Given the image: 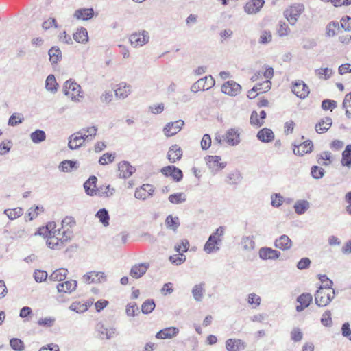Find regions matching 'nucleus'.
I'll list each match as a JSON object with an SVG mask.
<instances>
[{"label":"nucleus","mask_w":351,"mask_h":351,"mask_svg":"<svg viewBox=\"0 0 351 351\" xmlns=\"http://www.w3.org/2000/svg\"><path fill=\"white\" fill-rule=\"evenodd\" d=\"M47 238L46 244L49 248L53 250H61L66 243L73 237V231L71 230H58V233H51L43 236Z\"/></svg>","instance_id":"nucleus-1"},{"label":"nucleus","mask_w":351,"mask_h":351,"mask_svg":"<svg viewBox=\"0 0 351 351\" xmlns=\"http://www.w3.org/2000/svg\"><path fill=\"white\" fill-rule=\"evenodd\" d=\"M63 93L74 102H80L83 97L80 85L71 79L64 82Z\"/></svg>","instance_id":"nucleus-2"},{"label":"nucleus","mask_w":351,"mask_h":351,"mask_svg":"<svg viewBox=\"0 0 351 351\" xmlns=\"http://www.w3.org/2000/svg\"><path fill=\"white\" fill-rule=\"evenodd\" d=\"M335 294L334 289L319 288L315 294V303L318 306H326L334 299Z\"/></svg>","instance_id":"nucleus-3"},{"label":"nucleus","mask_w":351,"mask_h":351,"mask_svg":"<svg viewBox=\"0 0 351 351\" xmlns=\"http://www.w3.org/2000/svg\"><path fill=\"white\" fill-rule=\"evenodd\" d=\"M304 10V6L303 4L295 3L289 6L284 11V16L291 25H294Z\"/></svg>","instance_id":"nucleus-4"},{"label":"nucleus","mask_w":351,"mask_h":351,"mask_svg":"<svg viewBox=\"0 0 351 351\" xmlns=\"http://www.w3.org/2000/svg\"><path fill=\"white\" fill-rule=\"evenodd\" d=\"M207 166L213 174H216L223 169H224L227 165L226 162H221V157L219 156H207L205 158Z\"/></svg>","instance_id":"nucleus-5"},{"label":"nucleus","mask_w":351,"mask_h":351,"mask_svg":"<svg viewBox=\"0 0 351 351\" xmlns=\"http://www.w3.org/2000/svg\"><path fill=\"white\" fill-rule=\"evenodd\" d=\"M129 40L132 47H142L149 42V35L147 31L142 30L132 34L130 36Z\"/></svg>","instance_id":"nucleus-6"},{"label":"nucleus","mask_w":351,"mask_h":351,"mask_svg":"<svg viewBox=\"0 0 351 351\" xmlns=\"http://www.w3.org/2000/svg\"><path fill=\"white\" fill-rule=\"evenodd\" d=\"M82 280L86 284L101 283L107 280V276L102 271H93L84 274Z\"/></svg>","instance_id":"nucleus-7"},{"label":"nucleus","mask_w":351,"mask_h":351,"mask_svg":"<svg viewBox=\"0 0 351 351\" xmlns=\"http://www.w3.org/2000/svg\"><path fill=\"white\" fill-rule=\"evenodd\" d=\"M291 90L298 97L305 99L310 90L308 86L302 80H297L293 83Z\"/></svg>","instance_id":"nucleus-8"},{"label":"nucleus","mask_w":351,"mask_h":351,"mask_svg":"<svg viewBox=\"0 0 351 351\" xmlns=\"http://www.w3.org/2000/svg\"><path fill=\"white\" fill-rule=\"evenodd\" d=\"M184 125V122L181 119L169 122L163 128L164 134L167 137L173 136L181 130Z\"/></svg>","instance_id":"nucleus-9"},{"label":"nucleus","mask_w":351,"mask_h":351,"mask_svg":"<svg viewBox=\"0 0 351 351\" xmlns=\"http://www.w3.org/2000/svg\"><path fill=\"white\" fill-rule=\"evenodd\" d=\"M241 90V85L232 80L226 82L221 86L222 93L230 96H236Z\"/></svg>","instance_id":"nucleus-10"},{"label":"nucleus","mask_w":351,"mask_h":351,"mask_svg":"<svg viewBox=\"0 0 351 351\" xmlns=\"http://www.w3.org/2000/svg\"><path fill=\"white\" fill-rule=\"evenodd\" d=\"M161 173L167 177H171L176 182H180L183 178L182 171L179 168L173 165L162 168Z\"/></svg>","instance_id":"nucleus-11"},{"label":"nucleus","mask_w":351,"mask_h":351,"mask_svg":"<svg viewBox=\"0 0 351 351\" xmlns=\"http://www.w3.org/2000/svg\"><path fill=\"white\" fill-rule=\"evenodd\" d=\"M154 192L152 185L149 184H143L140 188L136 189L134 197L136 199L145 200L148 197H152Z\"/></svg>","instance_id":"nucleus-12"},{"label":"nucleus","mask_w":351,"mask_h":351,"mask_svg":"<svg viewBox=\"0 0 351 351\" xmlns=\"http://www.w3.org/2000/svg\"><path fill=\"white\" fill-rule=\"evenodd\" d=\"M223 137V140L231 146L237 145L241 141L240 132L239 130L237 128H230L228 130Z\"/></svg>","instance_id":"nucleus-13"},{"label":"nucleus","mask_w":351,"mask_h":351,"mask_svg":"<svg viewBox=\"0 0 351 351\" xmlns=\"http://www.w3.org/2000/svg\"><path fill=\"white\" fill-rule=\"evenodd\" d=\"M96 330L98 332V337L101 339H110L117 334L114 328H108L101 322L97 324Z\"/></svg>","instance_id":"nucleus-14"},{"label":"nucleus","mask_w":351,"mask_h":351,"mask_svg":"<svg viewBox=\"0 0 351 351\" xmlns=\"http://www.w3.org/2000/svg\"><path fill=\"white\" fill-rule=\"evenodd\" d=\"M281 255V253L271 247H263L259 249L258 256L262 260H276Z\"/></svg>","instance_id":"nucleus-15"},{"label":"nucleus","mask_w":351,"mask_h":351,"mask_svg":"<svg viewBox=\"0 0 351 351\" xmlns=\"http://www.w3.org/2000/svg\"><path fill=\"white\" fill-rule=\"evenodd\" d=\"M149 267V263H143L136 264L132 267L130 275L134 278H139L142 277Z\"/></svg>","instance_id":"nucleus-16"},{"label":"nucleus","mask_w":351,"mask_h":351,"mask_svg":"<svg viewBox=\"0 0 351 351\" xmlns=\"http://www.w3.org/2000/svg\"><path fill=\"white\" fill-rule=\"evenodd\" d=\"M77 282L76 280H70L63 282H59L57 286L58 293H71L77 288Z\"/></svg>","instance_id":"nucleus-17"},{"label":"nucleus","mask_w":351,"mask_h":351,"mask_svg":"<svg viewBox=\"0 0 351 351\" xmlns=\"http://www.w3.org/2000/svg\"><path fill=\"white\" fill-rule=\"evenodd\" d=\"M274 246L282 251L289 250L292 247V241L286 234H282L274 241Z\"/></svg>","instance_id":"nucleus-18"},{"label":"nucleus","mask_w":351,"mask_h":351,"mask_svg":"<svg viewBox=\"0 0 351 351\" xmlns=\"http://www.w3.org/2000/svg\"><path fill=\"white\" fill-rule=\"evenodd\" d=\"M118 169L119 171V177L128 178L130 177L135 171V168L130 165L127 161H122L119 163Z\"/></svg>","instance_id":"nucleus-19"},{"label":"nucleus","mask_w":351,"mask_h":351,"mask_svg":"<svg viewBox=\"0 0 351 351\" xmlns=\"http://www.w3.org/2000/svg\"><path fill=\"white\" fill-rule=\"evenodd\" d=\"M313 143L310 140H307L299 145H295L293 153L295 155L303 156L305 154L311 152L313 149Z\"/></svg>","instance_id":"nucleus-20"},{"label":"nucleus","mask_w":351,"mask_h":351,"mask_svg":"<svg viewBox=\"0 0 351 351\" xmlns=\"http://www.w3.org/2000/svg\"><path fill=\"white\" fill-rule=\"evenodd\" d=\"M131 93V86L126 82H121L114 90L116 97L119 99H125Z\"/></svg>","instance_id":"nucleus-21"},{"label":"nucleus","mask_w":351,"mask_h":351,"mask_svg":"<svg viewBox=\"0 0 351 351\" xmlns=\"http://www.w3.org/2000/svg\"><path fill=\"white\" fill-rule=\"evenodd\" d=\"M265 3L264 0H252L247 2L245 7V12L248 14H255L260 11Z\"/></svg>","instance_id":"nucleus-22"},{"label":"nucleus","mask_w":351,"mask_h":351,"mask_svg":"<svg viewBox=\"0 0 351 351\" xmlns=\"http://www.w3.org/2000/svg\"><path fill=\"white\" fill-rule=\"evenodd\" d=\"M179 332V329L176 327H169L160 330L156 335V338L160 339H171L176 337Z\"/></svg>","instance_id":"nucleus-23"},{"label":"nucleus","mask_w":351,"mask_h":351,"mask_svg":"<svg viewBox=\"0 0 351 351\" xmlns=\"http://www.w3.org/2000/svg\"><path fill=\"white\" fill-rule=\"evenodd\" d=\"M312 300L313 297L310 293H305L301 294L297 298V302L300 303V305L296 306V311L298 312L302 311L305 308H307L310 305Z\"/></svg>","instance_id":"nucleus-24"},{"label":"nucleus","mask_w":351,"mask_h":351,"mask_svg":"<svg viewBox=\"0 0 351 351\" xmlns=\"http://www.w3.org/2000/svg\"><path fill=\"white\" fill-rule=\"evenodd\" d=\"M182 156V150L178 145H172L167 153V158L170 162L174 163Z\"/></svg>","instance_id":"nucleus-25"},{"label":"nucleus","mask_w":351,"mask_h":351,"mask_svg":"<svg viewBox=\"0 0 351 351\" xmlns=\"http://www.w3.org/2000/svg\"><path fill=\"white\" fill-rule=\"evenodd\" d=\"M256 137L261 142L269 143L274 140V134L271 129L264 128L258 132Z\"/></svg>","instance_id":"nucleus-26"},{"label":"nucleus","mask_w":351,"mask_h":351,"mask_svg":"<svg viewBox=\"0 0 351 351\" xmlns=\"http://www.w3.org/2000/svg\"><path fill=\"white\" fill-rule=\"evenodd\" d=\"M205 282H202L193 286L191 293L196 302H201L204 298Z\"/></svg>","instance_id":"nucleus-27"},{"label":"nucleus","mask_w":351,"mask_h":351,"mask_svg":"<svg viewBox=\"0 0 351 351\" xmlns=\"http://www.w3.org/2000/svg\"><path fill=\"white\" fill-rule=\"evenodd\" d=\"M68 147L71 150H76L84 146V141H82L76 132L69 136Z\"/></svg>","instance_id":"nucleus-28"},{"label":"nucleus","mask_w":351,"mask_h":351,"mask_svg":"<svg viewBox=\"0 0 351 351\" xmlns=\"http://www.w3.org/2000/svg\"><path fill=\"white\" fill-rule=\"evenodd\" d=\"M97 179L95 176H90L84 184V188L87 195L93 196L96 193V183Z\"/></svg>","instance_id":"nucleus-29"},{"label":"nucleus","mask_w":351,"mask_h":351,"mask_svg":"<svg viewBox=\"0 0 351 351\" xmlns=\"http://www.w3.org/2000/svg\"><path fill=\"white\" fill-rule=\"evenodd\" d=\"M56 223L54 221L49 222L45 227L39 228L37 234L41 236L51 235V233H58V230H62L61 228L56 229Z\"/></svg>","instance_id":"nucleus-30"},{"label":"nucleus","mask_w":351,"mask_h":351,"mask_svg":"<svg viewBox=\"0 0 351 351\" xmlns=\"http://www.w3.org/2000/svg\"><path fill=\"white\" fill-rule=\"evenodd\" d=\"M79 168V163L75 160H65L60 162L59 169L62 172H71Z\"/></svg>","instance_id":"nucleus-31"},{"label":"nucleus","mask_w":351,"mask_h":351,"mask_svg":"<svg viewBox=\"0 0 351 351\" xmlns=\"http://www.w3.org/2000/svg\"><path fill=\"white\" fill-rule=\"evenodd\" d=\"M264 88H258V86H254L251 90H250L247 93V97L250 99H252L255 98L258 93H256L257 91H259L260 93H265L270 90L271 82L270 80H265Z\"/></svg>","instance_id":"nucleus-32"},{"label":"nucleus","mask_w":351,"mask_h":351,"mask_svg":"<svg viewBox=\"0 0 351 351\" xmlns=\"http://www.w3.org/2000/svg\"><path fill=\"white\" fill-rule=\"evenodd\" d=\"M93 14L94 11L93 8H81L75 12L74 16L77 19L86 21L91 19Z\"/></svg>","instance_id":"nucleus-33"},{"label":"nucleus","mask_w":351,"mask_h":351,"mask_svg":"<svg viewBox=\"0 0 351 351\" xmlns=\"http://www.w3.org/2000/svg\"><path fill=\"white\" fill-rule=\"evenodd\" d=\"M165 224L167 229L176 232L180 225V219L177 216L169 215L166 217Z\"/></svg>","instance_id":"nucleus-34"},{"label":"nucleus","mask_w":351,"mask_h":351,"mask_svg":"<svg viewBox=\"0 0 351 351\" xmlns=\"http://www.w3.org/2000/svg\"><path fill=\"white\" fill-rule=\"evenodd\" d=\"M332 123V119L329 117H326L315 125V130L317 133H324L330 128Z\"/></svg>","instance_id":"nucleus-35"},{"label":"nucleus","mask_w":351,"mask_h":351,"mask_svg":"<svg viewBox=\"0 0 351 351\" xmlns=\"http://www.w3.org/2000/svg\"><path fill=\"white\" fill-rule=\"evenodd\" d=\"M244 348V342L240 339H229L226 342V348L228 351H239L241 348Z\"/></svg>","instance_id":"nucleus-36"},{"label":"nucleus","mask_w":351,"mask_h":351,"mask_svg":"<svg viewBox=\"0 0 351 351\" xmlns=\"http://www.w3.org/2000/svg\"><path fill=\"white\" fill-rule=\"evenodd\" d=\"M310 208V203L307 200L302 199L295 202L293 208L296 214L303 215Z\"/></svg>","instance_id":"nucleus-37"},{"label":"nucleus","mask_w":351,"mask_h":351,"mask_svg":"<svg viewBox=\"0 0 351 351\" xmlns=\"http://www.w3.org/2000/svg\"><path fill=\"white\" fill-rule=\"evenodd\" d=\"M115 192L114 188L110 185H102L97 189L95 195L99 197H110Z\"/></svg>","instance_id":"nucleus-38"},{"label":"nucleus","mask_w":351,"mask_h":351,"mask_svg":"<svg viewBox=\"0 0 351 351\" xmlns=\"http://www.w3.org/2000/svg\"><path fill=\"white\" fill-rule=\"evenodd\" d=\"M67 274V269L60 268L52 272L49 276V279L50 281H63L66 278Z\"/></svg>","instance_id":"nucleus-39"},{"label":"nucleus","mask_w":351,"mask_h":351,"mask_svg":"<svg viewBox=\"0 0 351 351\" xmlns=\"http://www.w3.org/2000/svg\"><path fill=\"white\" fill-rule=\"evenodd\" d=\"M91 304L92 302L82 303L80 302H75L71 303L69 308L72 311L76 312L77 313H82L86 311Z\"/></svg>","instance_id":"nucleus-40"},{"label":"nucleus","mask_w":351,"mask_h":351,"mask_svg":"<svg viewBox=\"0 0 351 351\" xmlns=\"http://www.w3.org/2000/svg\"><path fill=\"white\" fill-rule=\"evenodd\" d=\"M73 39L80 43H86L88 40V32L86 28L81 27L73 34Z\"/></svg>","instance_id":"nucleus-41"},{"label":"nucleus","mask_w":351,"mask_h":351,"mask_svg":"<svg viewBox=\"0 0 351 351\" xmlns=\"http://www.w3.org/2000/svg\"><path fill=\"white\" fill-rule=\"evenodd\" d=\"M241 245L243 250L251 251L255 247V241L254 237L244 236L241 239Z\"/></svg>","instance_id":"nucleus-42"},{"label":"nucleus","mask_w":351,"mask_h":351,"mask_svg":"<svg viewBox=\"0 0 351 351\" xmlns=\"http://www.w3.org/2000/svg\"><path fill=\"white\" fill-rule=\"evenodd\" d=\"M58 86L55 76L52 74L49 75L45 81V88L51 93H55L58 90Z\"/></svg>","instance_id":"nucleus-43"},{"label":"nucleus","mask_w":351,"mask_h":351,"mask_svg":"<svg viewBox=\"0 0 351 351\" xmlns=\"http://www.w3.org/2000/svg\"><path fill=\"white\" fill-rule=\"evenodd\" d=\"M51 64H57L62 58V52L59 47H52L48 52Z\"/></svg>","instance_id":"nucleus-44"},{"label":"nucleus","mask_w":351,"mask_h":351,"mask_svg":"<svg viewBox=\"0 0 351 351\" xmlns=\"http://www.w3.org/2000/svg\"><path fill=\"white\" fill-rule=\"evenodd\" d=\"M341 163L343 166L351 167V145H348L343 152Z\"/></svg>","instance_id":"nucleus-45"},{"label":"nucleus","mask_w":351,"mask_h":351,"mask_svg":"<svg viewBox=\"0 0 351 351\" xmlns=\"http://www.w3.org/2000/svg\"><path fill=\"white\" fill-rule=\"evenodd\" d=\"M241 173L238 170H234L228 175L226 182L230 185L237 184L241 182Z\"/></svg>","instance_id":"nucleus-46"},{"label":"nucleus","mask_w":351,"mask_h":351,"mask_svg":"<svg viewBox=\"0 0 351 351\" xmlns=\"http://www.w3.org/2000/svg\"><path fill=\"white\" fill-rule=\"evenodd\" d=\"M95 216L99 219V221L104 226L106 227L109 225L110 216L106 208L99 209Z\"/></svg>","instance_id":"nucleus-47"},{"label":"nucleus","mask_w":351,"mask_h":351,"mask_svg":"<svg viewBox=\"0 0 351 351\" xmlns=\"http://www.w3.org/2000/svg\"><path fill=\"white\" fill-rule=\"evenodd\" d=\"M30 138L34 143L38 144L46 139V134L43 130H36L31 133Z\"/></svg>","instance_id":"nucleus-48"},{"label":"nucleus","mask_w":351,"mask_h":351,"mask_svg":"<svg viewBox=\"0 0 351 351\" xmlns=\"http://www.w3.org/2000/svg\"><path fill=\"white\" fill-rule=\"evenodd\" d=\"M338 29H339V23L331 21L326 27V36L327 37H333L336 35L337 30Z\"/></svg>","instance_id":"nucleus-49"},{"label":"nucleus","mask_w":351,"mask_h":351,"mask_svg":"<svg viewBox=\"0 0 351 351\" xmlns=\"http://www.w3.org/2000/svg\"><path fill=\"white\" fill-rule=\"evenodd\" d=\"M315 75L321 80H328L332 75L333 71L330 68H320L315 71Z\"/></svg>","instance_id":"nucleus-50"},{"label":"nucleus","mask_w":351,"mask_h":351,"mask_svg":"<svg viewBox=\"0 0 351 351\" xmlns=\"http://www.w3.org/2000/svg\"><path fill=\"white\" fill-rule=\"evenodd\" d=\"M225 228L223 226H219L215 232L211 234L208 237L210 241H216L218 244H221L222 241L221 237L224 234Z\"/></svg>","instance_id":"nucleus-51"},{"label":"nucleus","mask_w":351,"mask_h":351,"mask_svg":"<svg viewBox=\"0 0 351 351\" xmlns=\"http://www.w3.org/2000/svg\"><path fill=\"white\" fill-rule=\"evenodd\" d=\"M198 81L202 82V86H201L202 87V90L204 91L211 88L215 86V81L211 75L205 76L204 77L198 80Z\"/></svg>","instance_id":"nucleus-52"},{"label":"nucleus","mask_w":351,"mask_h":351,"mask_svg":"<svg viewBox=\"0 0 351 351\" xmlns=\"http://www.w3.org/2000/svg\"><path fill=\"white\" fill-rule=\"evenodd\" d=\"M168 199L172 204H178L184 202L186 198L184 193H176L170 195Z\"/></svg>","instance_id":"nucleus-53"},{"label":"nucleus","mask_w":351,"mask_h":351,"mask_svg":"<svg viewBox=\"0 0 351 351\" xmlns=\"http://www.w3.org/2000/svg\"><path fill=\"white\" fill-rule=\"evenodd\" d=\"M156 304L154 300L148 299L145 300L141 306V311L143 314H149L155 308Z\"/></svg>","instance_id":"nucleus-54"},{"label":"nucleus","mask_w":351,"mask_h":351,"mask_svg":"<svg viewBox=\"0 0 351 351\" xmlns=\"http://www.w3.org/2000/svg\"><path fill=\"white\" fill-rule=\"evenodd\" d=\"M4 214H5L10 220H14L23 215V210L21 208L5 209Z\"/></svg>","instance_id":"nucleus-55"},{"label":"nucleus","mask_w":351,"mask_h":351,"mask_svg":"<svg viewBox=\"0 0 351 351\" xmlns=\"http://www.w3.org/2000/svg\"><path fill=\"white\" fill-rule=\"evenodd\" d=\"M219 244H218L216 241H210V239H208V241L206 242L204 250L207 254H211L214 252H217L219 250V247L217 246Z\"/></svg>","instance_id":"nucleus-56"},{"label":"nucleus","mask_w":351,"mask_h":351,"mask_svg":"<svg viewBox=\"0 0 351 351\" xmlns=\"http://www.w3.org/2000/svg\"><path fill=\"white\" fill-rule=\"evenodd\" d=\"M24 120L23 115L20 113L12 114L8 119V124L10 126H16L21 123Z\"/></svg>","instance_id":"nucleus-57"},{"label":"nucleus","mask_w":351,"mask_h":351,"mask_svg":"<svg viewBox=\"0 0 351 351\" xmlns=\"http://www.w3.org/2000/svg\"><path fill=\"white\" fill-rule=\"evenodd\" d=\"M115 153H105L99 159L101 165H106L112 162L115 158Z\"/></svg>","instance_id":"nucleus-58"},{"label":"nucleus","mask_w":351,"mask_h":351,"mask_svg":"<svg viewBox=\"0 0 351 351\" xmlns=\"http://www.w3.org/2000/svg\"><path fill=\"white\" fill-rule=\"evenodd\" d=\"M126 315L129 317H134L140 313L139 308L136 303H130L126 306Z\"/></svg>","instance_id":"nucleus-59"},{"label":"nucleus","mask_w":351,"mask_h":351,"mask_svg":"<svg viewBox=\"0 0 351 351\" xmlns=\"http://www.w3.org/2000/svg\"><path fill=\"white\" fill-rule=\"evenodd\" d=\"M343 108L346 109V114L348 118H351V92L348 93L343 101Z\"/></svg>","instance_id":"nucleus-60"},{"label":"nucleus","mask_w":351,"mask_h":351,"mask_svg":"<svg viewBox=\"0 0 351 351\" xmlns=\"http://www.w3.org/2000/svg\"><path fill=\"white\" fill-rule=\"evenodd\" d=\"M10 345L15 351H23L25 349L23 341L18 338L11 339Z\"/></svg>","instance_id":"nucleus-61"},{"label":"nucleus","mask_w":351,"mask_h":351,"mask_svg":"<svg viewBox=\"0 0 351 351\" xmlns=\"http://www.w3.org/2000/svg\"><path fill=\"white\" fill-rule=\"evenodd\" d=\"M325 173V171L323 168L314 165L311 169V175L315 179H320L322 178Z\"/></svg>","instance_id":"nucleus-62"},{"label":"nucleus","mask_w":351,"mask_h":351,"mask_svg":"<svg viewBox=\"0 0 351 351\" xmlns=\"http://www.w3.org/2000/svg\"><path fill=\"white\" fill-rule=\"evenodd\" d=\"M272 40V35L270 31L263 30L261 32L259 43L262 45H267Z\"/></svg>","instance_id":"nucleus-63"},{"label":"nucleus","mask_w":351,"mask_h":351,"mask_svg":"<svg viewBox=\"0 0 351 351\" xmlns=\"http://www.w3.org/2000/svg\"><path fill=\"white\" fill-rule=\"evenodd\" d=\"M290 32L288 25L284 22H280L278 25L277 33L280 37L287 36Z\"/></svg>","instance_id":"nucleus-64"}]
</instances>
